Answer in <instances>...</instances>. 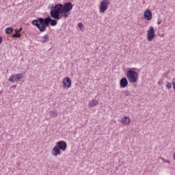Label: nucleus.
Instances as JSON below:
<instances>
[{
  "instance_id": "obj_17",
  "label": "nucleus",
  "mask_w": 175,
  "mask_h": 175,
  "mask_svg": "<svg viewBox=\"0 0 175 175\" xmlns=\"http://www.w3.org/2000/svg\"><path fill=\"white\" fill-rule=\"evenodd\" d=\"M12 38H21V34L20 33H16L12 35Z\"/></svg>"
},
{
  "instance_id": "obj_12",
  "label": "nucleus",
  "mask_w": 175,
  "mask_h": 175,
  "mask_svg": "<svg viewBox=\"0 0 175 175\" xmlns=\"http://www.w3.org/2000/svg\"><path fill=\"white\" fill-rule=\"evenodd\" d=\"M120 85L122 87V88H125V87L128 86V79L124 77L122 78L120 81Z\"/></svg>"
},
{
  "instance_id": "obj_11",
  "label": "nucleus",
  "mask_w": 175,
  "mask_h": 175,
  "mask_svg": "<svg viewBox=\"0 0 175 175\" xmlns=\"http://www.w3.org/2000/svg\"><path fill=\"white\" fill-rule=\"evenodd\" d=\"M120 122L122 125H129L131 124V118H129V116H124L121 118Z\"/></svg>"
},
{
  "instance_id": "obj_5",
  "label": "nucleus",
  "mask_w": 175,
  "mask_h": 175,
  "mask_svg": "<svg viewBox=\"0 0 175 175\" xmlns=\"http://www.w3.org/2000/svg\"><path fill=\"white\" fill-rule=\"evenodd\" d=\"M110 5V0H103L100 3L98 7L100 13H105L107 9H109V5Z\"/></svg>"
},
{
  "instance_id": "obj_2",
  "label": "nucleus",
  "mask_w": 175,
  "mask_h": 175,
  "mask_svg": "<svg viewBox=\"0 0 175 175\" xmlns=\"http://www.w3.org/2000/svg\"><path fill=\"white\" fill-rule=\"evenodd\" d=\"M31 24L34 25V27H36L40 32H44L49 25L55 27L57 22L56 20L52 19L51 17L49 16L45 18H38L37 19L33 20Z\"/></svg>"
},
{
  "instance_id": "obj_25",
  "label": "nucleus",
  "mask_w": 175,
  "mask_h": 175,
  "mask_svg": "<svg viewBox=\"0 0 175 175\" xmlns=\"http://www.w3.org/2000/svg\"><path fill=\"white\" fill-rule=\"evenodd\" d=\"M15 32H16V33H19L18 30H17V29L15 30Z\"/></svg>"
},
{
  "instance_id": "obj_22",
  "label": "nucleus",
  "mask_w": 175,
  "mask_h": 175,
  "mask_svg": "<svg viewBox=\"0 0 175 175\" xmlns=\"http://www.w3.org/2000/svg\"><path fill=\"white\" fill-rule=\"evenodd\" d=\"M23 31V27H21L18 30V32L20 33Z\"/></svg>"
},
{
  "instance_id": "obj_24",
  "label": "nucleus",
  "mask_w": 175,
  "mask_h": 175,
  "mask_svg": "<svg viewBox=\"0 0 175 175\" xmlns=\"http://www.w3.org/2000/svg\"><path fill=\"white\" fill-rule=\"evenodd\" d=\"M2 43V37L0 36V44Z\"/></svg>"
},
{
  "instance_id": "obj_16",
  "label": "nucleus",
  "mask_w": 175,
  "mask_h": 175,
  "mask_svg": "<svg viewBox=\"0 0 175 175\" xmlns=\"http://www.w3.org/2000/svg\"><path fill=\"white\" fill-rule=\"evenodd\" d=\"M165 87L167 90H172V83L170 82H167Z\"/></svg>"
},
{
  "instance_id": "obj_20",
  "label": "nucleus",
  "mask_w": 175,
  "mask_h": 175,
  "mask_svg": "<svg viewBox=\"0 0 175 175\" xmlns=\"http://www.w3.org/2000/svg\"><path fill=\"white\" fill-rule=\"evenodd\" d=\"M124 95H126V96H129L130 95L129 91L128 90L124 91Z\"/></svg>"
},
{
  "instance_id": "obj_23",
  "label": "nucleus",
  "mask_w": 175,
  "mask_h": 175,
  "mask_svg": "<svg viewBox=\"0 0 175 175\" xmlns=\"http://www.w3.org/2000/svg\"><path fill=\"white\" fill-rule=\"evenodd\" d=\"M164 162H165L167 163H170V161H169V160H164Z\"/></svg>"
},
{
  "instance_id": "obj_9",
  "label": "nucleus",
  "mask_w": 175,
  "mask_h": 175,
  "mask_svg": "<svg viewBox=\"0 0 175 175\" xmlns=\"http://www.w3.org/2000/svg\"><path fill=\"white\" fill-rule=\"evenodd\" d=\"M144 17L145 20H147L148 21H151V20H152V12L150 9H147L144 11Z\"/></svg>"
},
{
  "instance_id": "obj_6",
  "label": "nucleus",
  "mask_w": 175,
  "mask_h": 175,
  "mask_svg": "<svg viewBox=\"0 0 175 175\" xmlns=\"http://www.w3.org/2000/svg\"><path fill=\"white\" fill-rule=\"evenodd\" d=\"M146 38L148 42H152V40H154V39H155V29L154 28V27L150 26L149 27L147 31Z\"/></svg>"
},
{
  "instance_id": "obj_13",
  "label": "nucleus",
  "mask_w": 175,
  "mask_h": 175,
  "mask_svg": "<svg viewBox=\"0 0 175 175\" xmlns=\"http://www.w3.org/2000/svg\"><path fill=\"white\" fill-rule=\"evenodd\" d=\"M49 35L46 34L44 36L42 37L41 38V42L42 43H46V42H49Z\"/></svg>"
},
{
  "instance_id": "obj_21",
  "label": "nucleus",
  "mask_w": 175,
  "mask_h": 175,
  "mask_svg": "<svg viewBox=\"0 0 175 175\" xmlns=\"http://www.w3.org/2000/svg\"><path fill=\"white\" fill-rule=\"evenodd\" d=\"M161 23H162V20H159V21L157 22V25H161Z\"/></svg>"
},
{
  "instance_id": "obj_8",
  "label": "nucleus",
  "mask_w": 175,
  "mask_h": 175,
  "mask_svg": "<svg viewBox=\"0 0 175 175\" xmlns=\"http://www.w3.org/2000/svg\"><path fill=\"white\" fill-rule=\"evenodd\" d=\"M21 79H23V75L15 74L10 77V78L8 79V81H10V83H14V81H20Z\"/></svg>"
},
{
  "instance_id": "obj_10",
  "label": "nucleus",
  "mask_w": 175,
  "mask_h": 175,
  "mask_svg": "<svg viewBox=\"0 0 175 175\" xmlns=\"http://www.w3.org/2000/svg\"><path fill=\"white\" fill-rule=\"evenodd\" d=\"M99 105V101L95 98L92 99L88 103V107L91 109L92 107H95Z\"/></svg>"
},
{
  "instance_id": "obj_14",
  "label": "nucleus",
  "mask_w": 175,
  "mask_h": 175,
  "mask_svg": "<svg viewBox=\"0 0 175 175\" xmlns=\"http://www.w3.org/2000/svg\"><path fill=\"white\" fill-rule=\"evenodd\" d=\"M14 31L12 27H8L5 29V33L7 35H10V33Z\"/></svg>"
},
{
  "instance_id": "obj_4",
  "label": "nucleus",
  "mask_w": 175,
  "mask_h": 175,
  "mask_svg": "<svg viewBox=\"0 0 175 175\" xmlns=\"http://www.w3.org/2000/svg\"><path fill=\"white\" fill-rule=\"evenodd\" d=\"M126 77L130 83H137L139 80V74L136 72V68H131L126 72Z\"/></svg>"
},
{
  "instance_id": "obj_15",
  "label": "nucleus",
  "mask_w": 175,
  "mask_h": 175,
  "mask_svg": "<svg viewBox=\"0 0 175 175\" xmlns=\"http://www.w3.org/2000/svg\"><path fill=\"white\" fill-rule=\"evenodd\" d=\"M78 27H79L80 31H83L84 30V25H83L82 23H78Z\"/></svg>"
},
{
  "instance_id": "obj_3",
  "label": "nucleus",
  "mask_w": 175,
  "mask_h": 175,
  "mask_svg": "<svg viewBox=\"0 0 175 175\" xmlns=\"http://www.w3.org/2000/svg\"><path fill=\"white\" fill-rule=\"evenodd\" d=\"M66 148H68V144L65 141L58 142L56 146L53 148L51 154L53 157H58V155L61 154V151L65 152Z\"/></svg>"
},
{
  "instance_id": "obj_19",
  "label": "nucleus",
  "mask_w": 175,
  "mask_h": 175,
  "mask_svg": "<svg viewBox=\"0 0 175 175\" xmlns=\"http://www.w3.org/2000/svg\"><path fill=\"white\" fill-rule=\"evenodd\" d=\"M172 87L174 90H175V78L172 79Z\"/></svg>"
},
{
  "instance_id": "obj_7",
  "label": "nucleus",
  "mask_w": 175,
  "mask_h": 175,
  "mask_svg": "<svg viewBox=\"0 0 175 175\" xmlns=\"http://www.w3.org/2000/svg\"><path fill=\"white\" fill-rule=\"evenodd\" d=\"M70 87H72V81L70 80V78L66 77L63 79V88H64V90H68L70 88Z\"/></svg>"
},
{
  "instance_id": "obj_1",
  "label": "nucleus",
  "mask_w": 175,
  "mask_h": 175,
  "mask_svg": "<svg viewBox=\"0 0 175 175\" xmlns=\"http://www.w3.org/2000/svg\"><path fill=\"white\" fill-rule=\"evenodd\" d=\"M73 9V4L70 2H68L62 4H56L51 7L50 16L55 20H61L59 14H62L63 17H69L70 12Z\"/></svg>"
},
{
  "instance_id": "obj_18",
  "label": "nucleus",
  "mask_w": 175,
  "mask_h": 175,
  "mask_svg": "<svg viewBox=\"0 0 175 175\" xmlns=\"http://www.w3.org/2000/svg\"><path fill=\"white\" fill-rule=\"evenodd\" d=\"M51 117H57L58 116V114L54 111H52L51 113Z\"/></svg>"
}]
</instances>
